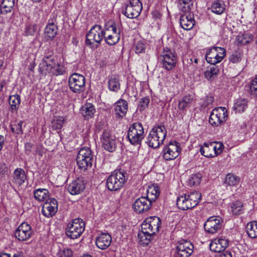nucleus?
<instances>
[{
  "label": "nucleus",
  "mask_w": 257,
  "mask_h": 257,
  "mask_svg": "<svg viewBox=\"0 0 257 257\" xmlns=\"http://www.w3.org/2000/svg\"><path fill=\"white\" fill-rule=\"evenodd\" d=\"M26 178L27 175L24 170L18 168L15 170L12 176L11 181L15 185L20 186L25 182Z\"/></svg>",
  "instance_id": "22"
},
{
  "label": "nucleus",
  "mask_w": 257,
  "mask_h": 257,
  "mask_svg": "<svg viewBox=\"0 0 257 257\" xmlns=\"http://www.w3.org/2000/svg\"><path fill=\"white\" fill-rule=\"evenodd\" d=\"M219 69L215 66L211 67L205 71V77L208 80H212L217 76L219 72Z\"/></svg>",
  "instance_id": "45"
},
{
  "label": "nucleus",
  "mask_w": 257,
  "mask_h": 257,
  "mask_svg": "<svg viewBox=\"0 0 257 257\" xmlns=\"http://www.w3.org/2000/svg\"><path fill=\"white\" fill-rule=\"evenodd\" d=\"M14 234L16 238L19 241H27L33 234L32 227L28 223L24 222L17 228Z\"/></svg>",
  "instance_id": "16"
},
{
  "label": "nucleus",
  "mask_w": 257,
  "mask_h": 257,
  "mask_svg": "<svg viewBox=\"0 0 257 257\" xmlns=\"http://www.w3.org/2000/svg\"><path fill=\"white\" fill-rule=\"evenodd\" d=\"M214 101V97L212 96H207L205 97L203 100V103L202 106L204 107H206L212 104Z\"/></svg>",
  "instance_id": "59"
},
{
  "label": "nucleus",
  "mask_w": 257,
  "mask_h": 257,
  "mask_svg": "<svg viewBox=\"0 0 257 257\" xmlns=\"http://www.w3.org/2000/svg\"><path fill=\"white\" fill-rule=\"evenodd\" d=\"M177 59V56L176 53L167 47L164 49L159 57L162 67L167 70H172L175 67Z\"/></svg>",
  "instance_id": "7"
},
{
  "label": "nucleus",
  "mask_w": 257,
  "mask_h": 257,
  "mask_svg": "<svg viewBox=\"0 0 257 257\" xmlns=\"http://www.w3.org/2000/svg\"><path fill=\"white\" fill-rule=\"evenodd\" d=\"M13 257H22V256L19 253H17V254H15Z\"/></svg>",
  "instance_id": "64"
},
{
  "label": "nucleus",
  "mask_w": 257,
  "mask_h": 257,
  "mask_svg": "<svg viewBox=\"0 0 257 257\" xmlns=\"http://www.w3.org/2000/svg\"><path fill=\"white\" fill-rule=\"evenodd\" d=\"M194 97L191 95H187L183 97L179 102V109L184 110L186 108L190 106V105L193 101Z\"/></svg>",
  "instance_id": "38"
},
{
  "label": "nucleus",
  "mask_w": 257,
  "mask_h": 257,
  "mask_svg": "<svg viewBox=\"0 0 257 257\" xmlns=\"http://www.w3.org/2000/svg\"><path fill=\"white\" fill-rule=\"evenodd\" d=\"M35 199L38 201H47L49 198V191L46 189L39 188L34 191Z\"/></svg>",
  "instance_id": "33"
},
{
  "label": "nucleus",
  "mask_w": 257,
  "mask_h": 257,
  "mask_svg": "<svg viewBox=\"0 0 257 257\" xmlns=\"http://www.w3.org/2000/svg\"><path fill=\"white\" fill-rule=\"evenodd\" d=\"M23 121L20 120L17 123L14 124L11 126V130L13 133L17 134H23L22 124Z\"/></svg>",
  "instance_id": "55"
},
{
  "label": "nucleus",
  "mask_w": 257,
  "mask_h": 257,
  "mask_svg": "<svg viewBox=\"0 0 257 257\" xmlns=\"http://www.w3.org/2000/svg\"><path fill=\"white\" fill-rule=\"evenodd\" d=\"M95 112V109L94 105L90 103H86L82 106L80 109L81 113L87 119L91 118L93 116Z\"/></svg>",
  "instance_id": "31"
},
{
  "label": "nucleus",
  "mask_w": 257,
  "mask_h": 257,
  "mask_svg": "<svg viewBox=\"0 0 257 257\" xmlns=\"http://www.w3.org/2000/svg\"><path fill=\"white\" fill-rule=\"evenodd\" d=\"M111 236L107 233H102L96 238L95 243L100 249H105L111 242Z\"/></svg>",
  "instance_id": "26"
},
{
  "label": "nucleus",
  "mask_w": 257,
  "mask_h": 257,
  "mask_svg": "<svg viewBox=\"0 0 257 257\" xmlns=\"http://www.w3.org/2000/svg\"><path fill=\"white\" fill-rule=\"evenodd\" d=\"M58 28L57 25L52 20L49 23L45 29V35L46 37L52 39L55 37L57 33Z\"/></svg>",
  "instance_id": "32"
},
{
  "label": "nucleus",
  "mask_w": 257,
  "mask_h": 257,
  "mask_svg": "<svg viewBox=\"0 0 257 257\" xmlns=\"http://www.w3.org/2000/svg\"><path fill=\"white\" fill-rule=\"evenodd\" d=\"M240 182V178L232 174L226 175L224 183L229 186H236Z\"/></svg>",
  "instance_id": "41"
},
{
  "label": "nucleus",
  "mask_w": 257,
  "mask_h": 257,
  "mask_svg": "<svg viewBox=\"0 0 257 257\" xmlns=\"http://www.w3.org/2000/svg\"><path fill=\"white\" fill-rule=\"evenodd\" d=\"M180 24L182 28L184 30H191L195 25L193 15L190 13L182 15L180 18Z\"/></svg>",
  "instance_id": "25"
},
{
  "label": "nucleus",
  "mask_w": 257,
  "mask_h": 257,
  "mask_svg": "<svg viewBox=\"0 0 257 257\" xmlns=\"http://www.w3.org/2000/svg\"><path fill=\"white\" fill-rule=\"evenodd\" d=\"M161 221L157 216H151L145 219L142 224V230L150 234H155L159 231Z\"/></svg>",
  "instance_id": "14"
},
{
  "label": "nucleus",
  "mask_w": 257,
  "mask_h": 257,
  "mask_svg": "<svg viewBox=\"0 0 257 257\" xmlns=\"http://www.w3.org/2000/svg\"><path fill=\"white\" fill-rule=\"evenodd\" d=\"M128 109L127 102L122 99L117 100L114 104V112L116 117L122 118L124 116Z\"/></svg>",
  "instance_id": "24"
},
{
  "label": "nucleus",
  "mask_w": 257,
  "mask_h": 257,
  "mask_svg": "<svg viewBox=\"0 0 257 257\" xmlns=\"http://www.w3.org/2000/svg\"><path fill=\"white\" fill-rule=\"evenodd\" d=\"M179 9L185 13H190L193 6L192 0H178Z\"/></svg>",
  "instance_id": "39"
},
{
  "label": "nucleus",
  "mask_w": 257,
  "mask_h": 257,
  "mask_svg": "<svg viewBox=\"0 0 257 257\" xmlns=\"http://www.w3.org/2000/svg\"><path fill=\"white\" fill-rule=\"evenodd\" d=\"M249 88L251 94L257 96V75L251 81Z\"/></svg>",
  "instance_id": "57"
},
{
  "label": "nucleus",
  "mask_w": 257,
  "mask_h": 257,
  "mask_svg": "<svg viewBox=\"0 0 257 257\" xmlns=\"http://www.w3.org/2000/svg\"><path fill=\"white\" fill-rule=\"evenodd\" d=\"M8 173V168L6 164L3 162H0V177H4Z\"/></svg>",
  "instance_id": "58"
},
{
  "label": "nucleus",
  "mask_w": 257,
  "mask_h": 257,
  "mask_svg": "<svg viewBox=\"0 0 257 257\" xmlns=\"http://www.w3.org/2000/svg\"><path fill=\"white\" fill-rule=\"evenodd\" d=\"M108 87L110 91L114 92H117L120 89V83L117 77L112 76L109 78Z\"/></svg>",
  "instance_id": "35"
},
{
  "label": "nucleus",
  "mask_w": 257,
  "mask_h": 257,
  "mask_svg": "<svg viewBox=\"0 0 257 257\" xmlns=\"http://www.w3.org/2000/svg\"><path fill=\"white\" fill-rule=\"evenodd\" d=\"M57 211V201L54 198H48L44 204L42 209V214L47 217H52Z\"/></svg>",
  "instance_id": "18"
},
{
  "label": "nucleus",
  "mask_w": 257,
  "mask_h": 257,
  "mask_svg": "<svg viewBox=\"0 0 257 257\" xmlns=\"http://www.w3.org/2000/svg\"><path fill=\"white\" fill-rule=\"evenodd\" d=\"M146 44L144 42H138L135 46V52L137 54L143 53L145 52Z\"/></svg>",
  "instance_id": "53"
},
{
  "label": "nucleus",
  "mask_w": 257,
  "mask_h": 257,
  "mask_svg": "<svg viewBox=\"0 0 257 257\" xmlns=\"http://www.w3.org/2000/svg\"><path fill=\"white\" fill-rule=\"evenodd\" d=\"M68 86L73 93H81L85 90V78L81 74L73 73L69 77Z\"/></svg>",
  "instance_id": "9"
},
{
  "label": "nucleus",
  "mask_w": 257,
  "mask_h": 257,
  "mask_svg": "<svg viewBox=\"0 0 257 257\" xmlns=\"http://www.w3.org/2000/svg\"><path fill=\"white\" fill-rule=\"evenodd\" d=\"M150 103V99L148 97H144L141 98L140 100V103L138 105V109L140 111L144 110L147 108Z\"/></svg>",
  "instance_id": "54"
},
{
  "label": "nucleus",
  "mask_w": 257,
  "mask_h": 257,
  "mask_svg": "<svg viewBox=\"0 0 257 257\" xmlns=\"http://www.w3.org/2000/svg\"><path fill=\"white\" fill-rule=\"evenodd\" d=\"M176 203L178 207L182 210H187L194 208L186 194L178 197Z\"/></svg>",
  "instance_id": "28"
},
{
  "label": "nucleus",
  "mask_w": 257,
  "mask_h": 257,
  "mask_svg": "<svg viewBox=\"0 0 257 257\" xmlns=\"http://www.w3.org/2000/svg\"><path fill=\"white\" fill-rule=\"evenodd\" d=\"M126 181L124 174L121 172L115 170L106 179V186L110 191H117L120 189Z\"/></svg>",
  "instance_id": "6"
},
{
  "label": "nucleus",
  "mask_w": 257,
  "mask_h": 257,
  "mask_svg": "<svg viewBox=\"0 0 257 257\" xmlns=\"http://www.w3.org/2000/svg\"><path fill=\"white\" fill-rule=\"evenodd\" d=\"M105 34H107L108 33H112V34L120 35V26L119 24L114 23L105 28L104 30Z\"/></svg>",
  "instance_id": "47"
},
{
  "label": "nucleus",
  "mask_w": 257,
  "mask_h": 257,
  "mask_svg": "<svg viewBox=\"0 0 257 257\" xmlns=\"http://www.w3.org/2000/svg\"><path fill=\"white\" fill-rule=\"evenodd\" d=\"M181 152L180 143L176 141L170 142L163 149V157L166 161L176 158Z\"/></svg>",
  "instance_id": "15"
},
{
  "label": "nucleus",
  "mask_w": 257,
  "mask_h": 257,
  "mask_svg": "<svg viewBox=\"0 0 257 257\" xmlns=\"http://www.w3.org/2000/svg\"><path fill=\"white\" fill-rule=\"evenodd\" d=\"M4 142V138L3 136L0 135V151L3 148V144Z\"/></svg>",
  "instance_id": "62"
},
{
  "label": "nucleus",
  "mask_w": 257,
  "mask_h": 257,
  "mask_svg": "<svg viewBox=\"0 0 257 257\" xmlns=\"http://www.w3.org/2000/svg\"><path fill=\"white\" fill-rule=\"evenodd\" d=\"M243 54L240 51H235L229 57V61L232 63H237L241 61Z\"/></svg>",
  "instance_id": "52"
},
{
  "label": "nucleus",
  "mask_w": 257,
  "mask_h": 257,
  "mask_svg": "<svg viewBox=\"0 0 257 257\" xmlns=\"http://www.w3.org/2000/svg\"><path fill=\"white\" fill-rule=\"evenodd\" d=\"M219 253L218 257H232L231 252L227 250L224 249Z\"/></svg>",
  "instance_id": "60"
},
{
  "label": "nucleus",
  "mask_w": 257,
  "mask_h": 257,
  "mask_svg": "<svg viewBox=\"0 0 257 257\" xmlns=\"http://www.w3.org/2000/svg\"><path fill=\"white\" fill-rule=\"evenodd\" d=\"M104 38L105 42L109 45H113L116 44L119 40L120 35L110 34H105Z\"/></svg>",
  "instance_id": "42"
},
{
  "label": "nucleus",
  "mask_w": 257,
  "mask_h": 257,
  "mask_svg": "<svg viewBox=\"0 0 257 257\" xmlns=\"http://www.w3.org/2000/svg\"><path fill=\"white\" fill-rule=\"evenodd\" d=\"M85 229V222L82 219L75 218L69 222L65 229L67 236L71 239H76L80 236Z\"/></svg>",
  "instance_id": "4"
},
{
  "label": "nucleus",
  "mask_w": 257,
  "mask_h": 257,
  "mask_svg": "<svg viewBox=\"0 0 257 257\" xmlns=\"http://www.w3.org/2000/svg\"><path fill=\"white\" fill-rule=\"evenodd\" d=\"M21 98L18 94L11 95L9 97V103L12 111L17 110L20 104Z\"/></svg>",
  "instance_id": "40"
},
{
  "label": "nucleus",
  "mask_w": 257,
  "mask_h": 257,
  "mask_svg": "<svg viewBox=\"0 0 257 257\" xmlns=\"http://www.w3.org/2000/svg\"><path fill=\"white\" fill-rule=\"evenodd\" d=\"M142 9V3L140 0H130L122 14L128 18H136L140 15Z\"/></svg>",
  "instance_id": "13"
},
{
  "label": "nucleus",
  "mask_w": 257,
  "mask_h": 257,
  "mask_svg": "<svg viewBox=\"0 0 257 257\" xmlns=\"http://www.w3.org/2000/svg\"><path fill=\"white\" fill-rule=\"evenodd\" d=\"M248 99L244 98H239L235 102L233 109L236 113H242L245 111L248 106Z\"/></svg>",
  "instance_id": "30"
},
{
  "label": "nucleus",
  "mask_w": 257,
  "mask_h": 257,
  "mask_svg": "<svg viewBox=\"0 0 257 257\" xmlns=\"http://www.w3.org/2000/svg\"><path fill=\"white\" fill-rule=\"evenodd\" d=\"M187 196L193 207H195L199 203L201 198V194L197 191H193L187 195Z\"/></svg>",
  "instance_id": "43"
},
{
  "label": "nucleus",
  "mask_w": 257,
  "mask_h": 257,
  "mask_svg": "<svg viewBox=\"0 0 257 257\" xmlns=\"http://www.w3.org/2000/svg\"><path fill=\"white\" fill-rule=\"evenodd\" d=\"M229 243V240L225 237L215 238L210 242V249L214 252H221L225 249L228 246Z\"/></svg>",
  "instance_id": "21"
},
{
  "label": "nucleus",
  "mask_w": 257,
  "mask_h": 257,
  "mask_svg": "<svg viewBox=\"0 0 257 257\" xmlns=\"http://www.w3.org/2000/svg\"><path fill=\"white\" fill-rule=\"evenodd\" d=\"M193 245L189 241L180 240L176 247V257H189L193 252Z\"/></svg>",
  "instance_id": "17"
},
{
  "label": "nucleus",
  "mask_w": 257,
  "mask_h": 257,
  "mask_svg": "<svg viewBox=\"0 0 257 257\" xmlns=\"http://www.w3.org/2000/svg\"><path fill=\"white\" fill-rule=\"evenodd\" d=\"M0 257H10V254L6 253H4L0 255Z\"/></svg>",
  "instance_id": "63"
},
{
  "label": "nucleus",
  "mask_w": 257,
  "mask_h": 257,
  "mask_svg": "<svg viewBox=\"0 0 257 257\" xmlns=\"http://www.w3.org/2000/svg\"><path fill=\"white\" fill-rule=\"evenodd\" d=\"M105 33L100 25H95L86 36V45L91 48H96L102 40Z\"/></svg>",
  "instance_id": "2"
},
{
  "label": "nucleus",
  "mask_w": 257,
  "mask_h": 257,
  "mask_svg": "<svg viewBox=\"0 0 257 257\" xmlns=\"http://www.w3.org/2000/svg\"><path fill=\"white\" fill-rule=\"evenodd\" d=\"M153 235L146 233L144 230H142V231L138 234V237L141 244L147 245L151 241Z\"/></svg>",
  "instance_id": "44"
},
{
  "label": "nucleus",
  "mask_w": 257,
  "mask_h": 257,
  "mask_svg": "<svg viewBox=\"0 0 257 257\" xmlns=\"http://www.w3.org/2000/svg\"><path fill=\"white\" fill-rule=\"evenodd\" d=\"M215 146H217V149L213 150V152L215 153V156H216L221 152L223 148V144L221 143H215Z\"/></svg>",
  "instance_id": "61"
},
{
  "label": "nucleus",
  "mask_w": 257,
  "mask_h": 257,
  "mask_svg": "<svg viewBox=\"0 0 257 257\" xmlns=\"http://www.w3.org/2000/svg\"><path fill=\"white\" fill-rule=\"evenodd\" d=\"M160 191L159 188L157 186L153 185L150 186L147 190V195L146 197L149 199L153 203L155 201L159 196Z\"/></svg>",
  "instance_id": "34"
},
{
  "label": "nucleus",
  "mask_w": 257,
  "mask_h": 257,
  "mask_svg": "<svg viewBox=\"0 0 257 257\" xmlns=\"http://www.w3.org/2000/svg\"><path fill=\"white\" fill-rule=\"evenodd\" d=\"M226 55L224 48L219 47H212L208 49L205 54L206 61L214 66L222 61Z\"/></svg>",
  "instance_id": "8"
},
{
  "label": "nucleus",
  "mask_w": 257,
  "mask_h": 257,
  "mask_svg": "<svg viewBox=\"0 0 257 257\" xmlns=\"http://www.w3.org/2000/svg\"><path fill=\"white\" fill-rule=\"evenodd\" d=\"M167 132L164 125L154 127L147 138L146 143L153 148L159 147L163 142L166 136Z\"/></svg>",
  "instance_id": "1"
},
{
  "label": "nucleus",
  "mask_w": 257,
  "mask_h": 257,
  "mask_svg": "<svg viewBox=\"0 0 257 257\" xmlns=\"http://www.w3.org/2000/svg\"><path fill=\"white\" fill-rule=\"evenodd\" d=\"M63 119L62 117L54 119L52 122V127L54 130H59L62 126Z\"/></svg>",
  "instance_id": "56"
},
{
  "label": "nucleus",
  "mask_w": 257,
  "mask_h": 257,
  "mask_svg": "<svg viewBox=\"0 0 257 257\" xmlns=\"http://www.w3.org/2000/svg\"><path fill=\"white\" fill-rule=\"evenodd\" d=\"M58 257H71L72 255V251L68 247L62 246L59 247L58 251L57 252Z\"/></svg>",
  "instance_id": "49"
},
{
  "label": "nucleus",
  "mask_w": 257,
  "mask_h": 257,
  "mask_svg": "<svg viewBox=\"0 0 257 257\" xmlns=\"http://www.w3.org/2000/svg\"><path fill=\"white\" fill-rule=\"evenodd\" d=\"M201 175L200 174H192L188 179V184L190 186H195L198 185L201 181Z\"/></svg>",
  "instance_id": "51"
},
{
  "label": "nucleus",
  "mask_w": 257,
  "mask_h": 257,
  "mask_svg": "<svg viewBox=\"0 0 257 257\" xmlns=\"http://www.w3.org/2000/svg\"><path fill=\"white\" fill-rule=\"evenodd\" d=\"M217 149V146H215V143H205L203 146L200 148L201 154L206 158H213L215 156V153L213 150Z\"/></svg>",
  "instance_id": "27"
},
{
  "label": "nucleus",
  "mask_w": 257,
  "mask_h": 257,
  "mask_svg": "<svg viewBox=\"0 0 257 257\" xmlns=\"http://www.w3.org/2000/svg\"><path fill=\"white\" fill-rule=\"evenodd\" d=\"M144 130L140 122H135L130 126L127 132V138L130 143L133 145L141 144L144 139Z\"/></svg>",
  "instance_id": "5"
},
{
  "label": "nucleus",
  "mask_w": 257,
  "mask_h": 257,
  "mask_svg": "<svg viewBox=\"0 0 257 257\" xmlns=\"http://www.w3.org/2000/svg\"><path fill=\"white\" fill-rule=\"evenodd\" d=\"M223 225V220L219 216H212L208 218L204 224L205 231L208 234L219 232Z\"/></svg>",
  "instance_id": "11"
},
{
  "label": "nucleus",
  "mask_w": 257,
  "mask_h": 257,
  "mask_svg": "<svg viewBox=\"0 0 257 257\" xmlns=\"http://www.w3.org/2000/svg\"><path fill=\"white\" fill-rule=\"evenodd\" d=\"M85 188L84 180L82 178H77L69 184L67 190L72 195H78L83 191Z\"/></svg>",
  "instance_id": "20"
},
{
  "label": "nucleus",
  "mask_w": 257,
  "mask_h": 257,
  "mask_svg": "<svg viewBox=\"0 0 257 257\" xmlns=\"http://www.w3.org/2000/svg\"><path fill=\"white\" fill-rule=\"evenodd\" d=\"M65 73V69L64 66L60 63H57L56 64L53 62V65H52L50 75L52 76H59L63 75Z\"/></svg>",
  "instance_id": "37"
},
{
  "label": "nucleus",
  "mask_w": 257,
  "mask_h": 257,
  "mask_svg": "<svg viewBox=\"0 0 257 257\" xmlns=\"http://www.w3.org/2000/svg\"><path fill=\"white\" fill-rule=\"evenodd\" d=\"M228 118L227 110L224 107L214 108L210 115L209 122L213 126H218L224 123Z\"/></svg>",
  "instance_id": "10"
},
{
  "label": "nucleus",
  "mask_w": 257,
  "mask_h": 257,
  "mask_svg": "<svg viewBox=\"0 0 257 257\" xmlns=\"http://www.w3.org/2000/svg\"><path fill=\"white\" fill-rule=\"evenodd\" d=\"M211 11L217 15H221L226 10V5L223 0H214L210 8Z\"/></svg>",
  "instance_id": "29"
},
{
  "label": "nucleus",
  "mask_w": 257,
  "mask_h": 257,
  "mask_svg": "<svg viewBox=\"0 0 257 257\" xmlns=\"http://www.w3.org/2000/svg\"><path fill=\"white\" fill-rule=\"evenodd\" d=\"M152 202L146 197H141L137 199L133 204L134 211L141 213L146 212L150 209Z\"/></svg>",
  "instance_id": "19"
},
{
  "label": "nucleus",
  "mask_w": 257,
  "mask_h": 257,
  "mask_svg": "<svg viewBox=\"0 0 257 257\" xmlns=\"http://www.w3.org/2000/svg\"><path fill=\"white\" fill-rule=\"evenodd\" d=\"M53 60L54 58L51 56H44L39 66V72L41 74L45 75L47 74H50L52 65L53 63Z\"/></svg>",
  "instance_id": "23"
},
{
  "label": "nucleus",
  "mask_w": 257,
  "mask_h": 257,
  "mask_svg": "<svg viewBox=\"0 0 257 257\" xmlns=\"http://www.w3.org/2000/svg\"><path fill=\"white\" fill-rule=\"evenodd\" d=\"M37 31V26L35 24L29 23L27 24L25 27L24 30V34L25 36L34 35Z\"/></svg>",
  "instance_id": "48"
},
{
  "label": "nucleus",
  "mask_w": 257,
  "mask_h": 257,
  "mask_svg": "<svg viewBox=\"0 0 257 257\" xmlns=\"http://www.w3.org/2000/svg\"><path fill=\"white\" fill-rule=\"evenodd\" d=\"M231 211L234 215H239L243 212V204L239 201H236L231 204Z\"/></svg>",
  "instance_id": "46"
},
{
  "label": "nucleus",
  "mask_w": 257,
  "mask_h": 257,
  "mask_svg": "<svg viewBox=\"0 0 257 257\" xmlns=\"http://www.w3.org/2000/svg\"><path fill=\"white\" fill-rule=\"evenodd\" d=\"M100 140L102 147L106 151L113 152L115 150L116 148V138L109 130H103L100 136Z\"/></svg>",
  "instance_id": "12"
},
{
  "label": "nucleus",
  "mask_w": 257,
  "mask_h": 257,
  "mask_svg": "<svg viewBox=\"0 0 257 257\" xmlns=\"http://www.w3.org/2000/svg\"><path fill=\"white\" fill-rule=\"evenodd\" d=\"M93 161V156L89 148H81L78 152L76 161L78 168L82 171L90 168Z\"/></svg>",
  "instance_id": "3"
},
{
  "label": "nucleus",
  "mask_w": 257,
  "mask_h": 257,
  "mask_svg": "<svg viewBox=\"0 0 257 257\" xmlns=\"http://www.w3.org/2000/svg\"><path fill=\"white\" fill-rule=\"evenodd\" d=\"M246 231L248 235L250 238L257 237V221H253L247 223L246 227Z\"/></svg>",
  "instance_id": "36"
},
{
  "label": "nucleus",
  "mask_w": 257,
  "mask_h": 257,
  "mask_svg": "<svg viewBox=\"0 0 257 257\" xmlns=\"http://www.w3.org/2000/svg\"><path fill=\"white\" fill-rule=\"evenodd\" d=\"M252 36L248 33L238 35L237 40L238 42L241 45H246L252 41Z\"/></svg>",
  "instance_id": "50"
}]
</instances>
